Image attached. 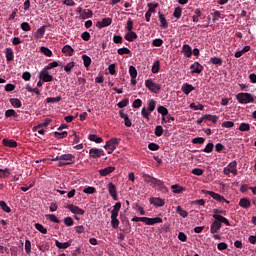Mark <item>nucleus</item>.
<instances>
[{
  "label": "nucleus",
  "mask_w": 256,
  "mask_h": 256,
  "mask_svg": "<svg viewBox=\"0 0 256 256\" xmlns=\"http://www.w3.org/2000/svg\"><path fill=\"white\" fill-rule=\"evenodd\" d=\"M213 219L215 220L210 226V233H212V235H215V233H219V231H221L222 223H224V225L227 227H231V223L224 216H213Z\"/></svg>",
  "instance_id": "nucleus-1"
},
{
  "label": "nucleus",
  "mask_w": 256,
  "mask_h": 256,
  "mask_svg": "<svg viewBox=\"0 0 256 256\" xmlns=\"http://www.w3.org/2000/svg\"><path fill=\"white\" fill-rule=\"evenodd\" d=\"M236 99L241 105H247V103H253V101H255L253 94L244 92L238 93Z\"/></svg>",
  "instance_id": "nucleus-2"
},
{
  "label": "nucleus",
  "mask_w": 256,
  "mask_h": 256,
  "mask_svg": "<svg viewBox=\"0 0 256 256\" xmlns=\"http://www.w3.org/2000/svg\"><path fill=\"white\" fill-rule=\"evenodd\" d=\"M120 141L121 139L119 138H111L106 142L104 149H106V151H108V154L111 155V153H113V151H115L117 147H119Z\"/></svg>",
  "instance_id": "nucleus-3"
},
{
  "label": "nucleus",
  "mask_w": 256,
  "mask_h": 256,
  "mask_svg": "<svg viewBox=\"0 0 256 256\" xmlns=\"http://www.w3.org/2000/svg\"><path fill=\"white\" fill-rule=\"evenodd\" d=\"M75 155L73 154H62V161L59 162L58 167H65V165H74Z\"/></svg>",
  "instance_id": "nucleus-4"
},
{
  "label": "nucleus",
  "mask_w": 256,
  "mask_h": 256,
  "mask_svg": "<svg viewBox=\"0 0 256 256\" xmlns=\"http://www.w3.org/2000/svg\"><path fill=\"white\" fill-rule=\"evenodd\" d=\"M145 87H147L151 93H155L156 95L161 91V85L153 82L152 79H147L145 81Z\"/></svg>",
  "instance_id": "nucleus-5"
},
{
  "label": "nucleus",
  "mask_w": 256,
  "mask_h": 256,
  "mask_svg": "<svg viewBox=\"0 0 256 256\" xmlns=\"http://www.w3.org/2000/svg\"><path fill=\"white\" fill-rule=\"evenodd\" d=\"M202 193H204L205 195H210V197H212V199H215V201H219V203H227L229 204V201L227 199H225V197H223L222 195L215 193L213 191H209V190H202Z\"/></svg>",
  "instance_id": "nucleus-6"
},
{
  "label": "nucleus",
  "mask_w": 256,
  "mask_h": 256,
  "mask_svg": "<svg viewBox=\"0 0 256 256\" xmlns=\"http://www.w3.org/2000/svg\"><path fill=\"white\" fill-rule=\"evenodd\" d=\"M39 79L40 81H43V83H51V81H53V76L49 74V70L44 68L39 72Z\"/></svg>",
  "instance_id": "nucleus-7"
},
{
  "label": "nucleus",
  "mask_w": 256,
  "mask_h": 256,
  "mask_svg": "<svg viewBox=\"0 0 256 256\" xmlns=\"http://www.w3.org/2000/svg\"><path fill=\"white\" fill-rule=\"evenodd\" d=\"M89 155L92 159H100V157H104L105 151L99 148H92L89 150Z\"/></svg>",
  "instance_id": "nucleus-8"
},
{
  "label": "nucleus",
  "mask_w": 256,
  "mask_h": 256,
  "mask_svg": "<svg viewBox=\"0 0 256 256\" xmlns=\"http://www.w3.org/2000/svg\"><path fill=\"white\" fill-rule=\"evenodd\" d=\"M143 179L146 183H153L154 185H159L160 187L163 185V181H161L155 177H152L149 174H144Z\"/></svg>",
  "instance_id": "nucleus-9"
},
{
  "label": "nucleus",
  "mask_w": 256,
  "mask_h": 256,
  "mask_svg": "<svg viewBox=\"0 0 256 256\" xmlns=\"http://www.w3.org/2000/svg\"><path fill=\"white\" fill-rule=\"evenodd\" d=\"M66 209H69V211H71V213H74V215H85V210H83L73 204L67 205Z\"/></svg>",
  "instance_id": "nucleus-10"
},
{
  "label": "nucleus",
  "mask_w": 256,
  "mask_h": 256,
  "mask_svg": "<svg viewBox=\"0 0 256 256\" xmlns=\"http://www.w3.org/2000/svg\"><path fill=\"white\" fill-rule=\"evenodd\" d=\"M108 191H109V193H110L112 199H113L114 201H117V199H118V196H117V187L115 186V184H113V183L110 182V183L108 184Z\"/></svg>",
  "instance_id": "nucleus-11"
},
{
  "label": "nucleus",
  "mask_w": 256,
  "mask_h": 256,
  "mask_svg": "<svg viewBox=\"0 0 256 256\" xmlns=\"http://www.w3.org/2000/svg\"><path fill=\"white\" fill-rule=\"evenodd\" d=\"M47 27H51V25L41 26L34 34L35 39H43V37H45V29H47Z\"/></svg>",
  "instance_id": "nucleus-12"
},
{
  "label": "nucleus",
  "mask_w": 256,
  "mask_h": 256,
  "mask_svg": "<svg viewBox=\"0 0 256 256\" xmlns=\"http://www.w3.org/2000/svg\"><path fill=\"white\" fill-rule=\"evenodd\" d=\"M149 201H150V204L154 205L155 207H163L165 205V200L161 198L152 197L149 199Z\"/></svg>",
  "instance_id": "nucleus-13"
},
{
  "label": "nucleus",
  "mask_w": 256,
  "mask_h": 256,
  "mask_svg": "<svg viewBox=\"0 0 256 256\" xmlns=\"http://www.w3.org/2000/svg\"><path fill=\"white\" fill-rule=\"evenodd\" d=\"M113 23V19L111 18H104L102 19V21L97 22V27L99 29H103V27H109V25H111Z\"/></svg>",
  "instance_id": "nucleus-14"
},
{
  "label": "nucleus",
  "mask_w": 256,
  "mask_h": 256,
  "mask_svg": "<svg viewBox=\"0 0 256 256\" xmlns=\"http://www.w3.org/2000/svg\"><path fill=\"white\" fill-rule=\"evenodd\" d=\"M190 69L192 70V73H203V65H201L199 62H194L191 64Z\"/></svg>",
  "instance_id": "nucleus-15"
},
{
  "label": "nucleus",
  "mask_w": 256,
  "mask_h": 256,
  "mask_svg": "<svg viewBox=\"0 0 256 256\" xmlns=\"http://www.w3.org/2000/svg\"><path fill=\"white\" fill-rule=\"evenodd\" d=\"M113 171H115V167H113V166H108V167H106V168H104V169H100V170L98 171V173H100V175H101L102 177H107V175H110V173H113Z\"/></svg>",
  "instance_id": "nucleus-16"
},
{
  "label": "nucleus",
  "mask_w": 256,
  "mask_h": 256,
  "mask_svg": "<svg viewBox=\"0 0 256 256\" xmlns=\"http://www.w3.org/2000/svg\"><path fill=\"white\" fill-rule=\"evenodd\" d=\"M2 144L4 145V147H10V148H15L17 147V141L13 140V139H7L4 138L2 140Z\"/></svg>",
  "instance_id": "nucleus-17"
},
{
  "label": "nucleus",
  "mask_w": 256,
  "mask_h": 256,
  "mask_svg": "<svg viewBox=\"0 0 256 256\" xmlns=\"http://www.w3.org/2000/svg\"><path fill=\"white\" fill-rule=\"evenodd\" d=\"M71 243H73V241H68V242H60L59 240H55V245L58 249H67L69 247H71Z\"/></svg>",
  "instance_id": "nucleus-18"
},
{
  "label": "nucleus",
  "mask_w": 256,
  "mask_h": 256,
  "mask_svg": "<svg viewBox=\"0 0 256 256\" xmlns=\"http://www.w3.org/2000/svg\"><path fill=\"white\" fill-rule=\"evenodd\" d=\"M158 17H159V21H160V27H162V29H167V27H169V24L167 23V19L165 18V15H163V13L159 12Z\"/></svg>",
  "instance_id": "nucleus-19"
},
{
  "label": "nucleus",
  "mask_w": 256,
  "mask_h": 256,
  "mask_svg": "<svg viewBox=\"0 0 256 256\" xmlns=\"http://www.w3.org/2000/svg\"><path fill=\"white\" fill-rule=\"evenodd\" d=\"M239 205L242 207V209H249V207H251V200L248 198H241L239 200Z\"/></svg>",
  "instance_id": "nucleus-20"
},
{
  "label": "nucleus",
  "mask_w": 256,
  "mask_h": 256,
  "mask_svg": "<svg viewBox=\"0 0 256 256\" xmlns=\"http://www.w3.org/2000/svg\"><path fill=\"white\" fill-rule=\"evenodd\" d=\"M182 53L185 57H191V55H193V50H191V46H189V44H184L182 47Z\"/></svg>",
  "instance_id": "nucleus-21"
},
{
  "label": "nucleus",
  "mask_w": 256,
  "mask_h": 256,
  "mask_svg": "<svg viewBox=\"0 0 256 256\" xmlns=\"http://www.w3.org/2000/svg\"><path fill=\"white\" fill-rule=\"evenodd\" d=\"M182 91L185 95H189V93H191V91H195V87H193V85L191 84H183L182 85Z\"/></svg>",
  "instance_id": "nucleus-22"
},
{
  "label": "nucleus",
  "mask_w": 256,
  "mask_h": 256,
  "mask_svg": "<svg viewBox=\"0 0 256 256\" xmlns=\"http://www.w3.org/2000/svg\"><path fill=\"white\" fill-rule=\"evenodd\" d=\"M75 50H73V47H71L70 45H65L62 48V53H64L65 55H68V57H73V53Z\"/></svg>",
  "instance_id": "nucleus-23"
},
{
  "label": "nucleus",
  "mask_w": 256,
  "mask_h": 256,
  "mask_svg": "<svg viewBox=\"0 0 256 256\" xmlns=\"http://www.w3.org/2000/svg\"><path fill=\"white\" fill-rule=\"evenodd\" d=\"M5 54H6V61L8 62H11L15 59V55L13 53L12 48H6Z\"/></svg>",
  "instance_id": "nucleus-24"
},
{
  "label": "nucleus",
  "mask_w": 256,
  "mask_h": 256,
  "mask_svg": "<svg viewBox=\"0 0 256 256\" xmlns=\"http://www.w3.org/2000/svg\"><path fill=\"white\" fill-rule=\"evenodd\" d=\"M124 39H126V41H129L131 43L135 41V39H137V33L130 31L124 36Z\"/></svg>",
  "instance_id": "nucleus-25"
},
{
  "label": "nucleus",
  "mask_w": 256,
  "mask_h": 256,
  "mask_svg": "<svg viewBox=\"0 0 256 256\" xmlns=\"http://www.w3.org/2000/svg\"><path fill=\"white\" fill-rule=\"evenodd\" d=\"M81 19H91L93 17V10L91 9H85L82 12V16H80Z\"/></svg>",
  "instance_id": "nucleus-26"
},
{
  "label": "nucleus",
  "mask_w": 256,
  "mask_h": 256,
  "mask_svg": "<svg viewBox=\"0 0 256 256\" xmlns=\"http://www.w3.org/2000/svg\"><path fill=\"white\" fill-rule=\"evenodd\" d=\"M67 135H69L67 133V131L58 130V131L54 132L55 139H65V137H67Z\"/></svg>",
  "instance_id": "nucleus-27"
},
{
  "label": "nucleus",
  "mask_w": 256,
  "mask_h": 256,
  "mask_svg": "<svg viewBox=\"0 0 256 256\" xmlns=\"http://www.w3.org/2000/svg\"><path fill=\"white\" fill-rule=\"evenodd\" d=\"M82 61H83V65L84 67H86V69H88V67L91 66V57L87 56L86 54L82 55Z\"/></svg>",
  "instance_id": "nucleus-28"
},
{
  "label": "nucleus",
  "mask_w": 256,
  "mask_h": 256,
  "mask_svg": "<svg viewBox=\"0 0 256 256\" xmlns=\"http://www.w3.org/2000/svg\"><path fill=\"white\" fill-rule=\"evenodd\" d=\"M176 213L180 215V217H183V219L187 218L189 216V213L186 210H183L181 206L176 207Z\"/></svg>",
  "instance_id": "nucleus-29"
},
{
  "label": "nucleus",
  "mask_w": 256,
  "mask_h": 256,
  "mask_svg": "<svg viewBox=\"0 0 256 256\" xmlns=\"http://www.w3.org/2000/svg\"><path fill=\"white\" fill-rule=\"evenodd\" d=\"M171 189L173 191V193H176V194H180V193H183L185 188L181 187L179 184H174L171 186Z\"/></svg>",
  "instance_id": "nucleus-30"
},
{
  "label": "nucleus",
  "mask_w": 256,
  "mask_h": 256,
  "mask_svg": "<svg viewBox=\"0 0 256 256\" xmlns=\"http://www.w3.org/2000/svg\"><path fill=\"white\" fill-rule=\"evenodd\" d=\"M210 63H212V65H218L221 67V65H223V59L214 56L210 58Z\"/></svg>",
  "instance_id": "nucleus-31"
},
{
  "label": "nucleus",
  "mask_w": 256,
  "mask_h": 256,
  "mask_svg": "<svg viewBox=\"0 0 256 256\" xmlns=\"http://www.w3.org/2000/svg\"><path fill=\"white\" fill-rule=\"evenodd\" d=\"M88 139L89 141H94V143H103V138L97 136L96 134H90Z\"/></svg>",
  "instance_id": "nucleus-32"
},
{
  "label": "nucleus",
  "mask_w": 256,
  "mask_h": 256,
  "mask_svg": "<svg viewBox=\"0 0 256 256\" xmlns=\"http://www.w3.org/2000/svg\"><path fill=\"white\" fill-rule=\"evenodd\" d=\"M161 69V62L159 60L154 61L152 65V73H159V70Z\"/></svg>",
  "instance_id": "nucleus-33"
},
{
  "label": "nucleus",
  "mask_w": 256,
  "mask_h": 256,
  "mask_svg": "<svg viewBox=\"0 0 256 256\" xmlns=\"http://www.w3.org/2000/svg\"><path fill=\"white\" fill-rule=\"evenodd\" d=\"M0 208L5 213H11V208L7 205L6 201L0 200Z\"/></svg>",
  "instance_id": "nucleus-34"
},
{
  "label": "nucleus",
  "mask_w": 256,
  "mask_h": 256,
  "mask_svg": "<svg viewBox=\"0 0 256 256\" xmlns=\"http://www.w3.org/2000/svg\"><path fill=\"white\" fill-rule=\"evenodd\" d=\"M182 13H183V9L181 8V6H178L175 8L173 12V17H175V19H181Z\"/></svg>",
  "instance_id": "nucleus-35"
},
{
  "label": "nucleus",
  "mask_w": 256,
  "mask_h": 256,
  "mask_svg": "<svg viewBox=\"0 0 256 256\" xmlns=\"http://www.w3.org/2000/svg\"><path fill=\"white\" fill-rule=\"evenodd\" d=\"M10 103L13 107H15V109H19L22 105L21 100H19L18 98H11Z\"/></svg>",
  "instance_id": "nucleus-36"
},
{
  "label": "nucleus",
  "mask_w": 256,
  "mask_h": 256,
  "mask_svg": "<svg viewBox=\"0 0 256 256\" xmlns=\"http://www.w3.org/2000/svg\"><path fill=\"white\" fill-rule=\"evenodd\" d=\"M204 119H206L207 121H211L212 123H217L219 117H217V115L206 114L204 115Z\"/></svg>",
  "instance_id": "nucleus-37"
},
{
  "label": "nucleus",
  "mask_w": 256,
  "mask_h": 256,
  "mask_svg": "<svg viewBox=\"0 0 256 256\" xmlns=\"http://www.w3.org/2000/svg\"><path fill=\"white\" fill-rule=\"evenodd\" d=\"M157 112L160 113V115H162V117H167V115H169V110L167 108H165L164 106H159L157 108Z\"/></svg>",
  "instance_id": "nucleus-38"
},
{
  "label": "nucleus",
  "mask_w": 256,
  "mask_h": 256,
  "mask_svg": "<svg viewBox=\"0 0 256 256\" xmlns=\"http://www.w3.org/2000/svg\"><path fill=\"white\" fill-rule=\"evenodd\" d=\"M11 175V170L9 168L0 169V178L4 179L5 177H9Z\"/></svg>",
  "instance_id": "nucleus-39"
},
{
  "label": "nucleus",
  "mask_w": 256,
  "mask_h": 256,
  "mask_svg": "<svg viewBox=\"0 0 256 256\" xmlns=\"http://www.w3.org/2000/svg\"><path fill=\"white\" fill-rule=\"evenodd\" d=\"M5 117L9 119V117H19V115H17V112H15V110L8 109L5 111Z\"/></svg>",
  "instance_id": "nucleus-40"
},
{
  "label": "nucleus",
  "mask_w": 256,
  "mask_h": 256,
  "mask_svg": "<svg viewBox=\"0 0 256 256\" xmlns=\"http://www.w3.org/2000/svg\"><path fill=\"white\" fill-rule=\"evenodd\" d=\"M40 51H41V53H43V55H45L46 57H51V56L53 55V52H52L49 48L44 47V46H42V47L40 48Z\"/></svg>",
  "instance_id": "nucleus-41"
},
{
  "label": "nucleus",
  "mask_w": 256,
  "mask_h": 256,
  "mask_svg": "<svg viewBox=\"0 0 256 256\" xmlns=\"http://www.w3.org/2000/svg\"><path fill=\"white\" fill-rule=\"evenodd\" d=\"M251 129V125L249 123L242 122L239 126V131L245 132Z\"/></svg>",
  "instance_id": "nucleus-42"
},
{
  "label": "nucleus",
  "mask_w": 256,
  "mask_h": 256,
  "mask_svg": "<svg viewBox=\"0 0 256 256\" xmlns=\"http://www.w3.org/2000/svg\"><path fill=\"white\" fill-rule=\"evenodd\" d=\"M35 229H37V231H40V233H42L43 235H47V229L42 224L36 223Z\"/></svg>",
  "instance_id": "nucleus-43"
},
{
  "label": "nucleus",
  "mask_w": 256,
  "mask_h": 256,
  "mask_svg": "<svg viewBox=\"0 0 256 256\" xmlns=\"http://www.w3.org/2000/svg\"><path fill=\"white\" fill-rule=\"evenodd\" d=\"M129 73L132 79H137V68H135V66L129 67Z\"/></svg>",
  "instance_id": "nucleus-44"
},
{
  "label": "nucleus",
  "mask_w": 256,
  "mask_h": 256,
  "mask_svg": "<svg viewBox=\"0 0 256 256\" xmlns=\"http://www.w3.org/2000/svg\"><path fill=\"white\" fill-rule=\"evenodd\" d=\"M128 105H129V98H124L117 104V107H119V109H123V107H127Z\"/></svg>",
  "instance_id": "nucleus-45"
},
{
  "label": "nucleus",
  "mask_w": 256,
  "mask_h": 256,
  "mask_svg": "<svg viewBox=\"0 0 256 256\" xmlns=\"http://www.w3.org/2000/svg\"><path fill=\"white\" fill-rule=\"evenodd\" d=\"M215 147V145L212 143V142H210V143H208L206 146H205V148L203 149V152L204 153H213V148Z\"/></svg>",
  "instance_id": "nucleus-46"
},
{
  "label": "nucleus",
  "mask_w": 256,
  "mask_h": 256,
  "mask_svg": "<svg viewBox=\"0 0 256 256\" xmlns=\"http://www.w3.org/2000/svg\"><path fill=\"white\" fill-rule=\"evenodd\" d=\"M61 99H63L61 96H57V97H48L46 99L47 103H59V101H61Z\"/></svg>",
  "instance_id": "nucleus-47"
},
{
  "label": "nucleus",
  "mask_w": 256,
  "mask_h": 256,
  "mask_svg": "<svg viewBox=\"0 0 256 256\" xmlns=\"http://www.w3.org/2000/svg\"><path fill=\"white\" fill-rule=\"evenodd\" d=\"M154 135H156V137H161L163 135V126L161 125L156 126Z\"/></svg>",
  "instance_id": "nucleus-48"
},
{
  "label": "nucleus",
  "mask_w": 256,
  "mask_h": 256,
  "mask_svg": "<svg viewBox=\"0 0 256 256\" xmlns=\"http://www.w3.org/2000/svg\"><path fill=\"white\" fill-rule=\"evenodd\" d=\"M118 55H129L131 53V50L127 47H123L117 50Z\"/></svg>",
  "instance_id": "nucleus-49"
},
{
  "label": "nucleus",
  "mask_w": 256,
  "mask_h": 256,
  "mask_svg": "<svg viewBox=\"0 0 256 256\" xmlns=\"http://www.w3.org/2000/svg\"><path fill=\"white\" fill-rule=\"evenodd\" d=\"M192 143L194 145H203V143H205V138H203V137L193 138Z\"/></svg>",
  "instance_id": "nucleus-50"
},
{
  "label": "nucleus",
  "mask_w": 256,
  "mask_h": 256,
  "mask_svg": "<svg viewBox=\"0 0 256 256\" xmlns=\"http://www.w3.org/2000/svg\"><path fill=\"white\" fill-rule=\"evenodd\" d=\"M155 105H156L155 100H153V99L149 100V102H148L149 113H153L155 111Z\"/></svg>",
  "instance_id": "nucleus-51"
},
{
  "label": "nucleus",
  "mask_w": 256,
  "mask_h": 256,
  "mask_svg": "<svg viewBox=\"0 0 256 256\" xmlns=\"http://www.w3.org/2000/svg\"><path fill=\"white\" fill-rule=\"evenodd\" d=\"M46 219H49L52 223H59V219L55 214H47Z\"/></svg>",
  "instance_id": "nucleus-52"
},
{
  "label": "nucleus",
  "mask_w": 256,
  "mask_h": 256,
  "mask_svg": "<svg viewBox=\"0 0 256 256\" xmlns=\"http://www.w3.org/2000/svg\"><path fill=\"white\" fill-rule=\"evenodd\" d=\"M73 67H75V62H70L68 63L66 66H64V71H66V73H71Z\"/></svg>",
  "instance_id": "nucleus-53"
},
{
  "label": "nucleus",
  "mask_w": 256,
  "mask_h": 256,
  "mask_svg": "<svg viewBox=\"0 0 256 256\" xmlns=\"http://www.w3.org/2000/svg\"><path fill=\"white\" fill-rule=\"evenodd\" d=\"M157 7H159V3H148V12L155 13V9H157Z\"/></svg>",
  "instance_id": "nucleus-54"
},
{
  "label": "nucleus",
  "mask_w": 256,
  "mask_h": 256,
  "mask_svg": "<svg viewBox=\"0 0 256 256\" xmlns=\"http://www.w3.org/2000/svg\"><path fill=\"white\" fill-rule=\"evenodd\" d=\"M190 109H194V111H203L204 106L202 104L195 105V103H191Z\"/></svg>",
  "instance_id": "nucleus-55"
},
{
  "label": "nucleus",
  "mask_w": 256,
  "mask_h": 256,
  "mask_svg": "<svg viewBox=\"0 0 256 256\" xmlns=\"http://www.w3.org/2000/svg\"><path fill=\"white\" fill-rule=\"evenodd\" d=\"M49 123H51V118H46L44 120V122H42L36 126V129H41V127H47L49 125Z\"/></svg>",
  "instance_id": "nucleus-56"
},
{
  "label": "nucleus",
  "mask_w": 256,
  "mask_h": 256,
  "mask_svg": "<svg viewBox=\"0 0 256 256\" xmlns=\"http://www.w3.org/2000/svg\"><path fill=\"white\" fill-rule=\"evenodd\" d=\"M97 190L95 189V187H87L84 188L83 193H86L87 195H93V193H95Z\"/></svg>",
  "instance_id": "nucleus-57"
},
{
  "label": "nucleus",
  "mask_w": 256,
  "mask_h": 256,
  "mask_svg": "<svg viewBox=\"0 0 256 256\" xmlns=\"http://www.w3.org/2000/svg\"><path fill=\"white\" fill-rule=\"evenodd\" d=\"M73 223H74L73 218L69 216L64 218V224L66 225V227H73Z\"/></svg>",
  "instance_id": "nucleus-58"
},
{
  "label": "nucleus",
  "mask_w": 256,
  "mask_h": 256,
  "mask_svg": "<svg viewBox=\"0 0 256 256\" xmlns=\"http://www.w3.org/2000/svg\"><path fill=\"white\" fill-rule=\"evenodd\" d=\"M25 251H26L27 255H31V241L30 240L25 241Z\"/></svg>",
  "instance_id": "nucleus-59"
},
{
  "label": "nucleus",
  "mask_w": 256,
  "mask_h": 256,
  "mask_svg": "<svg viewBox=\"0 0 256 256\" xmlns=\"http://www.w3.org/2000/svg\"><path fill=\"white\" fill-rule=\"evenodd\" d=\"M111 225L113 229H119V219L111 218Z\"/></svg>",
  "instance_id": "nucleus-60"
},
{
  "label": "nucleus",
  "mask_w": 256,
  "mask_h": 256,
  "mask_svg": "<svg viewBox=\"0 0 256 256\" xmlns=\"http://www.w3.org/2000/svg\"><path fill=\"white\" fill-rule=\"evenodd\" d=\"M134 209L136 211H139L140 215H145V209H143V207H141L138 203L134 204Z\"/></svg>",
  "instance_id": "nucleus-61"
},
{
  "label": "nucleus",
  "mask_w": 256,
  "mask_h": 256,
  "mask_svg": "<svg viewBox=\"0 0 256 256\" xmlns=\"http://www.w3.org/2000/svg\"><path fill=\"white\" fill-rule=\"evenodd\" d=\"M152 45L153 47H161V45H163V40L161 38L154 39Z\"/></svg>",
  "instance_id": "nucleus-62"
},
{
  "label": "nucleus",
  "mask_w": 256,
  "mask_h": 256,
  "mask_svg": "<svg viewBox=\"0 0 256 256\" xmlns=\"http://www.w3.org/2000/svg\"><path fill=\"white\" fill-rule=\"evenodd\" d=\"M20 28L22 29V31H31V26L27 22H23L20 25Z\"/></svg>",
  "instance_id": "nucleus-63"
},
{
  "label": "nucleus",
  "mask_w": 256,
  "mask_h": 256,
  "mask_svg": "<svg viewBox=\"0 0 256 256\" xmlns=\"http://www.w3.org/2000/svg\"><path fill=\"white\" fill-rule=\"evenodd\" d=\"M148 149L150 151H159V146L157 143H150L148 144Z\"/></svg>",
  "instance_id": "nucleus-64"
}]
</instances>
